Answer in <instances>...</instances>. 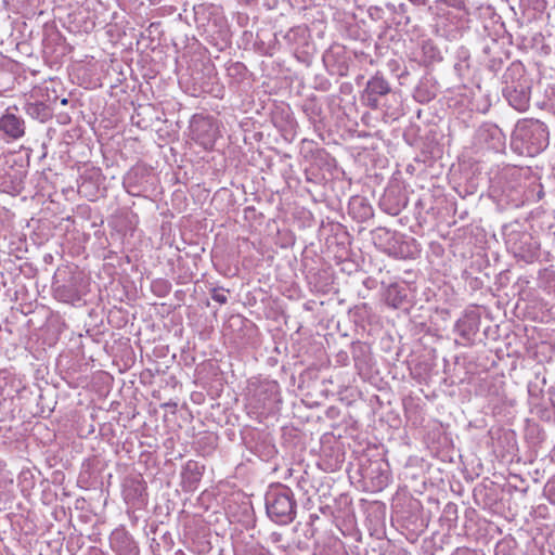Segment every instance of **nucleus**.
Returning <instances> with one entry per match:
<instances>
[{
    "instance_id": "nucleus-15",
    "label": "nucleus",
    "mask_w": 555,
    "mask_h": 555,
    "mask_svg": "<svg viewBox=\"0 0 555 555\" xmlns=\"http://www.w3.org/2000/svg\"><path fill=\"white\" fill-rule=\"evenodd\" d=\"M272 539L274 542H279L281 540V534L280 533H273L272 534Z\"/></svg>"
},
{
    "instance_id": "nucleus-3",
    "label": "nucleus",
    "mask_w": 555,
    "mask_h": 555,
    "mask_svg": "<svg viewBox=\"0 0 555 555\" xmlns=\"http://www.w3.org/2000/svg\"><path fill=\"white\" fill-rule=\"evenodd\" d=\"M502 89L508 104L519 112L528 109L530 104V85L524 77V67L519 63H513L503 74Z\"/></svg>"
},
{
    "instance_id": "nucleus-6",
    "label": "nucleus",
    "mask_w": 555,
    "mask_h": 555,
    "mask_svg": "<svg viewBox=\"0 0 555 555\" xmlns=\"http://www.w3.org/2000/svg\"><path fill=\"white\" fill-rule=\"evenodd\" d=\"M478 139L493 150H500L504 146V134L493 124L481 125L478 129Z\"/></svg>"
},
{
    "instance_id": "nucleus-17",
    "label": "nucleus",
    "mask_w": 555,
    "mask_h": 555,
    "mask_svg": "<svg viewBox=\"0 0 555 555\" xmlns=\"http://www.w3.org/2000/svg\"><path fill=\"white\" fill-rule=\"evenodd\" d=\"M142 490H143V489L141 488V486H140V485H138V487L135 488V492L140 491V493H141V492H142Z\"/></svg>"
},
{
    "instance_id": "nucleus-8",
    "label": "nucleus",
    "mask_w": 555,
    "mask_h": 555,
    "mask_svg": "<svg viewBox=\"0 0 555 555\" xmlns=\"http://www.w3.org/2000/svg\"><path fill=\"white\" fill-rule=\"evenodd\" d=\"M25 111L31 118L38 119L40 121L48 120L52 115L49 106L42 102L27 103Z\"/></svg>"
},
{
    "instance_id": "nucleus-4",
    "label": "nucleus",
    "mask_w": 555,
    "mask_h": 555,
    "mask_svg": "<svg viewBox=\"0 0 555 555\" xmlns=\"http://www.w3.org/2000/svg\"><path fill=\"white\" fill-rule=\"evenodd\" d=\"M390 91L389 82L382 75L376 74L366 82L362 99L367 107L377 109L379 98L387 95Z\"/></svg>"
},
{
    "instance_id": "nucleus-13",
    "label": "nucleus",
    "mask_w": 555,
    "mask_h": 555,
    "mask_svg": "<svg viewBox=\"0 0 555 555\" xmlns=\"http://www.w3.org/2000/svg\"><path fill=\"white\" fill-rule=\"evenodd\" d=\"M414 5H425L427 3V0H409Z\"/></svg>"
},
{
    "instance_id": "nucleus-16",
    "label": "nucleus",
    "mask_w": 555,
    "mask_h": 555,
    "mask_svg": "<svg viewBox=\"0 0 555 555\" xmlns=\"http://www.w3.org/2000/svg\"><path fill=\"white\" fill-rule=\"evenodd\" d=\"M68 103V100L66 98L62 99L61 100V104L62 105H66Z\"/></svg>"
},
{
    "instance_id": "nucleus-1",
    "label": "nucleus",
    "mask_w": 555,
    "mask_h": 555,
    "mask_svg": "<svg viewBox=\"0 0 555 555\" xmlns=\"http://www.w3.org/2000/svg\"><path fill=\"white\" fill-rule=\"evenodd\" d=\"M550 144L547 126L539 119L519 120L512 135V145L516 152L526 156H535Z\"/></svg>"
},
{
    "instance_id": "nucleus-14",
    "label": "nucleus",
    "mask_w": 555,
    "mask_h": 555,
    "mask_svg": "<svg viewBox=\"0 0 555 555\" xmlns=\"http://www.w3.org/2000/svg\"><path fill=\"white\" fill-rule=\"evenodd\" d=\"M387 212L390 214L391 216H397L400 212V209H398V208L390 209V210H387Z\"/></svg>"
},
{
    "instance_id": "nucleus-9",
    "label": "nucleus",
    "mask_w": 555,
    "mask_h": 555,
    "mask_svg": "<svg viewBox=\"0 0 555 555\" xmlns=\"http://www.w3.org/2000/svg\"><path fill=\"white\" fill-rule=\"evenodd\" d=\"M434 8L439 16H444L450 14V12L447 10L448 8H452L457 11H464L465 2L464 0H436Z\"/></svg>"
},
{
    "instance_id": "nucleus-7",
    "label": "nucleus",
    "mask_w": 555,
    "mask_h": 555,
    "mask_svg": "<svg viewBox=\"0 0 555 555\" xmlns=\"http://www.w3.org/2000/svg\"><path fill=\"white\" fill-rule=\"evenodd\" d=\"M52 287L54 298L62 302L69 304L80 299L79 292L72 281L65 284H59V281L55 280Z\"/></svg>"
},
{
    "instance_id": "nucleus-5",
    "label": "nucleus",
    "mask_w": 555,
    "mask_h": 555,
    "mask_svg": "<svg viewBox=\"0 0 555 555\" xmlns=\"http://www.w3.org/2000/svg\"><path fill=\"white\" fill-rule=\"evenodd\" d=\"M17 107L10 106L0 117V131H2L11 140H18L25 134V121L16 114Z\"/></svg>"
},
{
    "instance_id": "nucleus-12",
    "label": "nucleus",
    "mask_w": 555,
    "mask_h": 555,
    "mask_svg": "<svg viewBox=\"0 0 555 555\" xmlns=\"http://www.w3.org/2000/svg\"><path fill=\"white\" fill-rule=\"evenodd\" d=\"M211 298L215 301L219 302L220 305H224V304L228 302V297L224 294L223 288H219V287L212 288V291H211Z\"/></svg>"
},
{
    "instance_id": "nucleus-11",
    "label": "nucleus",
    "mask_w": 555,
    "mask_h": 555,
    "mask_svg": "<svg viewBox=\"0 0 555 555\" xmlns=\"http://www.w3.org/2000/svg\"><path fill=\"white\" fill-rule=\"evenodd\" d=\"M405 298V294H402L397 286L389 287L387 292L386 301L392 308H399Z\"/></svg>"
},
{
    "instance_id": "nucleus-2",
    "label": "nucleus",
    "mask_w": 555,
    "mask_h": 555,
    "mask_svg": "<svg viewBox=\"0 0 555 555\" xmlns=\"http://www.w3.org/2000/svg\"><path fill=\"white\" fill-rule=\"evenodd\" d=\"M268 517L279 524L288 525L296 518L297 503L294 492L284 485L269 488L264 496Z\"/></svg>"
},
{
    "instance_id": "nucleus-10",
    "label": "nucleus",
    "mask_w": 555,
    "mask_h": 555,
    "mask_svg": "<svg viewBox=\"0 0 555 555\" xmlns=\"http://www.w3.org/2000/svg\"><path fill=\"white\" fill-rule=\"evenodd\" d=\"M120 555H139L135 543L126 534H122L120 545L117 546Z\"/></svg>"
}]
</instances>
